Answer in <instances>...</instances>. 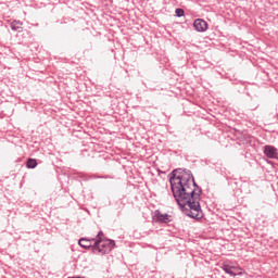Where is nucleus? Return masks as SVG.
I'll list each match as a JSON object with an SVG mask.
<instances>
[{
    "mask_svg": "<svg viewBox=\"0 0 278 278\" xmlns=\"http://www.w3.org/2000/svg\"><path fill=\"white\" fill-rule=\"evenodd\" d=\"M168 177L172 194L182 214L194 220H201L203 218V210H201L203 188L194 180L192 170L184 168L174 169Z\"/></svg>",
    "mask_w": 278,
    "mask_h": 278,
    "instance_id": "f257e3e1",
    "label": "nucleus"
},
{
    "mask_svg": "<svg viewBox=\"0 0 278 278\" xmlns=\"http://www.w3.org/2000/svg\"><path fill=\"white\" fill-rule=\"evenodd\" d=\"M116 247L112 239L97 240L93 243V255H108Z\"/></svg>",
    "mask_w": 278,
    "mask_h": 278,
    "instance_id": "f03ea898",
    "label": "nucleus"
},
{
    "mask_svg": "<svg viewBox=\"0 0 278 278\" xmlns=\"http://www.w3.org/2000/svg\"><path fill=\"white\" fill-rule=\"evenodd\" d=\"M153 223H159L162 225H168V223H173V215H169L167 213L162 214L160 210H155L152 215Z\"/></svg>",
    "mask_w": 278,
    "mask_h": 278,
    "instance_id": "7ed1b4c3",
    "label": "nucleus"
},
{
    "mask_svg": "<svg viewBox=\"0 0 278 278\" xmlns=\"http://www.w3.org/2000/svg\"><path fill=\"white\" fill-rule=\"evenodd\" d=\"M79 247L81 249H85L86 251H91L92 254H94V239L93 238H80L78 240Z\"/></svg>",
    "mask_w": 278,
    "mask_h": 278,
    "instance_id": "20e7f679",
    "label": "nucleus"
},
{
    "mask_svg": "<svg viewBox=\"0 0 278 278\" xmlns=\"http://www.w3.org/2000/svg\"><path fill=\"white\" fill-rule=\"evenodd\" d=\"M263 153L266 155V157H269V160H276L278 155V151L275 146H265Z\"/></svg>",
    "mask_w": 278,
    "mask_h": 278,
    "instance_id": "39448f33",
    "label": "nucleus"
},
{
    "mask_svg": "<svg viewBox=\"0 0 278 278\" xmlns=\"http://www.w3.org/2000/svg\"><path fill=\"white\" fill-rule=\"evenodd\" d=\"M193 27L195 31H200V33L207 31V23L205 22V20H202V18H197L193 22Z\"/></svg>",
    "mask_w": 278,
    "mask_h": 278,
    "instance_id": "423d86ee",
    "label": "nucleus"
},
{
    "mask_svg": "<svg viewBox=\"0 0 278 278\" xmlns=\"http://www.w3.org/2000/svg\"><path fill=\"white\" fill-rule=\"evenodd\" d=\"M10 27L12 31H23V22L21 20H14L13 22L10 23Z\"/></svg>",
    "mask_w": 278,
    "mask_h": 278,
    "instance_id": "0eeeda50",
    "label": "nucleus"
},
{
    "mask_svg": "<svg viewBox=\"0 0 278 278\" xmlns=\"http://www.w3.org/2000/svg\"><path fill=\"white\" fill-rule=\"evenodd\" d=\"M222 268H223V270H225V273L227 274V275H230V277H236V267H233V266H229V265H227V264H224L223 266H222Z\"/></svg>",
    "mask_w": 278,
    "mask_h": 278,
    "instance_id": "6e6552de",
    "label": "nucleus"
},
{
    "mask_svg": "<svg viewBox=\"0 0 278 278\" xmlns=\"http://www.w3.org/2000/svg\"><path fill=\"white\" fill-rule=\"evenodd\" d=\"M36 166H38V161L36 159H28L26 161L27 168H36Z\"/></svg>",
    "mask_w": 278,
    "mask_h": 278,
    "instance_id": "1a4fd4ad",
    "label": "nucleus"
},
{
    "mask_svg": "<svg viewBox=\"0 0 278 278\" xmlns=\"http://www.w3.org/2000/svg\"><path fill=\"white\" fill-rule=\"evenodd\" d=\"M93 240L94 242H97V240H100V242H102V240H108V238H105V233H103V231L100 230L96 238H93Z\"/></svg>",
    "mask_w": 278,
    "mask_h": 278,
    "instance_id": "9d476101",
    "label": "nucleus"
},
{
    "mask_svg": "<svg viewBox=\"0 0 278 278\" xmlns=\"http://www.w3.org/2000/svg\"><path fill=\"white\" fill-rule=\"evenodd\" d=\"M175 14L178 18H181V16H184L186 14V11H184V9L178 8L175 10Z\"/></svg>",
    "mask_w": 278,
    "mask_h": 278,
    "instance_id": "9b49d317",
    "label": "nucleus"
},
{
    "mask_svg": "<svg viewBox=\"0 0 278 278\" xmlns=\"http://www.w3.org/2000/svg\"><path fill=\"white\" fill-rule=\"evenodd\" d=\"M70 278H81V276H74V277H70Z\"/></svg>",
    "mask_w": 278,
    "mask_h": 278,
    "instance_id": "f8f14e48",
    "label": "nucleus"
}]
</instances>
